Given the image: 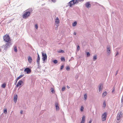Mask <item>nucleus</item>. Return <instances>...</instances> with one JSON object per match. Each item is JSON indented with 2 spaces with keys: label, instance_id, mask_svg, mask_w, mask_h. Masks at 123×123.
Wrapping results in <instances>:
<instances>
[{
  "label": "nucleus",
  "instance_id": "f257e3e1",
  "mask_svg": "<svg viewBox=\"0 0 123 123\" xmlns=\"http://www.w3.org/2000/svg\"><path fill=\"white\" fill-rule=\"evenodd\" d=\"M4 40L6 42H8L9 41L10 38L8 35H6L3 37Z\"/></svg>",
  "mask_w": 123,
  "mask_h": 123
},
{
  "label": "nucleus",
  "instance_id": "f03ea898",
  "mask_svg": "<svg viewBox=\"0 0 123 123\" xmlns=\"http://www.w3.org/2000/svg\"><path fill=\"white\" fill-rule=\"evenodd\" d=\"M30 14V12L29 11L26 12L23 16V18H26L28 17Z\"/></svg>",
  "mask_w": 123,
  "mask_h": 123
},
{
  "label": "nucleus",
  "instance_id": "7ed1b4c3",
  "mask_svg": "<svg viewBox=\"0 0 123 123\" xmlns=\"http://www.w3.org/2000/svg\"><path fill=\"white\" fill-rule=\"evenodd\" d=\"M42 60L43 61H45L47 59V55L46 53L42 52Z\"/></svg>",
  "mask_w": 123,
  "mask_h": 123
},
{
  "label": "nucleus",
  "instance_id": "20e7f679",
  "mask_svg": "<svg viewBox=\"0 0 123 123\" xmlns=\"http://www.w3.org/2000/svg\"><path fill=\"white\" fill-rule=\"evenodd\" d=\"M122 117V113L120 112V113L118 114L117 116V120H120Z\"/></svg>",
  "mask_w": 123,
  "mask_h": 123
},
{
  "label": "nucleus",
  "instance_id": "39448f33",
  "mask_svg": "<svg viewBox=\"0 0 123 123\" xmlns=\"http://www.w3.org/2000/svg\"><path fill=\"white\" fill-rule=\"evenodd\" d=\"M107 114L105 112L103 114L102 116V121H104L106 120Z\"/></svg>",
  "mask_w": 123,
  "mask_h": 123
},
{
  "label": "nucleus",
  "instance_id": "423d86ee",
  "mask_svg": "<svg viewBox=\"0 0 123 123\" xmlns=\"http://www.w3.org/2000/svg\"><path fill=\"white\" fill-rule=\"evenodd\" d=\"M85 5L86 7L88 9L90 8L91 6L90 2H86L85 4Z\"/></svg>",
  "mask_w": 123,
  "mask_h": 123
},
{
  "label": "nucleus",
  "instance_id": "0eeeda50",
  "mask_svg": "<svg viewBox=\"0 0 123 123\" xmlns=\"http://www.w3.org/2000/svg\"><path fill=\"white\" fill-rule=\"evenodd\" d=\"M56 24V25L57 27H58L59 25V24L60 23V20L58 17L56 18L55 19V22Z\"/></svg>",
  "mask_w": 123,
  "mask_h": 123
},
{
  "label": "nucleus",
  "instance_id": "6e6552de",
  "mask_svg": "<svg viewBox=\"0 0 123 123\" xmlns=\"http://www.w3.org/2000/svg\"><path fill=\"white\" fill-rule=\"evenodd\" d=\"M23 81L21 80H20L18 82L16 85L17 87L20 86H23Z\"/></svg>",
  "mask_w": 123,
  "mask_h": 123
},
{
  "label": "nucleus",
  "instance_id": "1a4fd4ad",
  "mask_svg": "<svg viewBox=\"0 0 123 123\" xmlns=\"http://www.w3.org/2000/svg\"><path fill=\"white\" fill-rule=\"evenodd\" d=\"M24 71L26 72L27 74H29L31 72V70L29 68H26L25 69Z\"/></svg>",
  "mask_w": 123,
  "mask_h": 123
},
{
  "label": "nucleus",
  "instance_id": "9d476101",
  "mask_svg": "<svg viewBox=\"0 0 123 123\" xmlns=\"http://www.w3.org/2000/svg\"><path fill=\"white\" fill-rule=\"evenodd\" d=\"M103 87V85L101 84H100L98 86V91L101 92Z\"/></svg>",
  "mask_w": 123,
  "mask_h": 123
},
{
  "label": "nucleus",
  "instance_id": "9b49d317",
  "mask_svg": "<svg viewBox=\"0 0 123 123\" xmlns=\"http://www.w3.org/2000/svg\"><path fill=\"white\" fill-rule=\"evenodd\" d=\"M107 51L108 54L109 55L111 53V49L109 46H108L107 47Z\"/></svg>",
  "mask_w": 123,
  "mask_h": 123
},
{
  "label": "nucleus",
  "instance_id": "f8f14e48",
  "mask_svg": "<svg viewBox=\"0 0 123 123\" xmlns=\"http://www.w3.org/2000/svg\"><path fill=\"white\" fill-rule=\"evenodd\" d=\"M18 98V96L17 95H14L13 98V100L15 103L17 102Z\"/></svg>",
  "mask_w": 123,
  "mask_h": 123
},
{
  "label": "nucleus",
  "instance_id": "ddd939ff",
  "mask_svg": "<svg viewBox=\"0 0 123 123\" xmlns=\"http://www.w3.org/2000/svg\"><path fill=\"white\" fill-rule=\"evenodd\" d=\"M9 47V46H8L6 44L5 45H3L2 47L5 50Z\"/></svg>",
  "mask_w": 123,
  "mask_h": 123
},
{
  "label": "nucleus",
  "instance_id": "4468645a",
  "mask_svg": "<svg viewBox=\"0 0 123 123\" xmlns=\"http://www.w3.org/2000/svg\"><path fill=\"white\" fill-rule=\"evenodd\" d=\"M55 106L56 109L57 111L59 110V107L58 106V103L56 102L55 103Z\"/></svg>",
  "mask_w": 123,
  "mask_h": 123
},
{
  "label": "nucleus",
  "instance_id": "2eb2a0df",
  "mask_svg": "<svg viewBox=\"0 0 123 123\" xmlns=\"http://www.w3.org/2000/svg\"><path fill=\"white\" fill-rule=\"evenodd\" d=\"M85 115H83V116L82 118V120L80 123H84L85 120Z\"/></svg>",
  "mask_w": 123,
  "mask_h": 123
},
{
  "label": "nucleus",
  "instance_id": "dca6fc26",
  "mask_svg": "<svg viewBox=\"0 0 123 123\" xmlns=\"http://www.w3.org/2000/svg\"><path fill=\"white\" fill-rule=\"evenodd\" d=\"M73 1H72V0L70 2H69V6L71 7L73 5H74V2Z\"/></svg>",
  "mask_w": 123,
  "mask_h": 123
},
{
  "label": "nucleus",
  "instance_id": "f3484780",
  "mask_svg": "<svg viewBox=\"0 0 123 123\" xmlns=\"http://www.w3.org/2000/svg\"><path fill=\"white\" fill-rule=\"evenodd\" d=\"M40 60V57L39 55L37 56V62L38 65L39 64V61Z\"/></svg>",
  "mask_w": 123,
  "mask_h": 123
},
{
  "label": "nucleus",
  "instance_id": "a211bd4d",
  "mask_svg": "<svg viewBox=\"0 0 123 123\" xmlns=\"http://www.w3.org/2000/svg\"><path fill=\"white\" fill-rule=\"evenodd\" d=\"M28 61L29 63H30L32 62V59L31 56H28Z\"/></svg>",
  "mask_w": 123,
  "mask_h": 123
},
{
  "label": "nucleus",
  "instance_id": "6ab92c4d",
  "mask_svg": "<svg viewBox=\"0 0 123 123\" xmlns=\"http://www.w3.org/2000/svg\"><path fill=\"white\" fill-rule=\"evenodd\" d=\"M23 76V75H21L19 76L17 78L16 80V83L17 81V80L19 79H20V78L22 77Z\"/></svg>",
  "mask_w": 123,
  "mask_h": 123
},
{
  "label": "nucleus",
  "instance_id": "aec40b11",
  "mask_svg": "<svg viewBox=\"0 0 123 123\" xmlns=\"http://www.w3.org/2000/svg\"><path fill=\"white\" fill-rule=\"evenodd\" d=\"M13 47L14 51L16 52H17V46L15 45Z\"/></svg>",
  "mask_w": 123,
  "mask_h": 123
},
{
  "label": "nucleus",
  "instance_id": "412c9836",
  "mask_svg": "<svg viewBox=\"0 0 123 123\" xmlns=\"http://www.w3.org/2000/svg\"><path fill=\"white\" fill-rule=\"evenodd\" d=\"M107 92H105L102 94V97H104L107 94Z\"/></svg>",
  "mask_w": 123,
  "mask_h": 123
},
{
  "label": "nucleus",
  "instance_id": "4be33fe9",
  "mask_svg": "<svg viewBox=\"0 0 123 123\" xmlns=\"http://www.w3.org/2000/svg\"><path fill=\"white\" fill-rule=\"evenodd\" d=\"M77 24V22L75 21L72 24V26L74 27L76 26Z\"/></svg>",
  "mask_w": 123,
  "mask_h": 123
},
{
  "label": "nucleus",
  "instance_id": "5701e85b",
  "mask_svg": "<svg viewBox=\"0 0 123 123\" xmlns=\"http://www.w3.org/2000/svg\"><path fill=\"white\" fill-rule=\"evenodd\" d=\"M72 1H73L74 2V4H77L79 3L78 0H72Z\"/></svg>",
  "mask_w": 123,
  "mask_h": 123
},
{
  "label": "nucleus",
  "instance_id": "b1692460",
  "mask_svg": "<svg viewBox=\"0 0 123 123\" xmlns=\"http://www.w3.org/2000/svg\"><path fill=\"white\" fill-rule=\"evenodd\" d=\"M7 42V43L6 44L10 47V45L11 44V43L10 42H9V41Z\"/></svg>",
  "mask_w": 123,
  "mask_h": 123
},
{
  "label": "nucleus",
  "instance_id": "393cba45",
  "mask_svg": "<svg viewBox=\"0 0 123 123\" xmlns=\"http://www.w3.org/2000/svg\"><path fill=\"white\" fill-rule=\"evenodd\" d=\"M84 100H86L87 98V95L86 94H84Z\"/></svg>",
  "mask_w": 123,
  "mask_h": 123
},
{
  "label": "nucleus",
  "instance_id": "a878e982",
  "mask_svg": "<svg viewBox=\"0 0 123 123\" xmlns=\"http://www.w3.org/2000/svg\"><path fill=\"white\" fill-rule=\"evenodd\" d=\"M97 59V56L96 55H94L93 56V61H95Z\"/></svg>",
  "mask_w": 123,
  "mask_h": 123
},
{
  "label": "nucleus",
  "instance_id": "bb28decb",
  "mask_svg": "<svg viewBox=\"0 0 123 123\" xmlns=\"http://www.w3.org/2000/svg\"><path fill=\"white\" fill-rule=\"evenodd\" d=\"M106 106V103L105 101H104L103 103V107L105 108Z\"/></svg>",
  "mask_w": 123,
  "mask_h": 123
},
{
  "label": "nucleus",
  "instance_id": "cd10ccee",
  "mask_svg": "<svg viewBox=\"0 0 123 123\" xmlns=\"http://www.w3.org/2000/svg\"><path fill=\"white\" fill-rule=\"evenodd\" d=\"M84 107L83 106H81L80 109V111L81 112H82L83 111Z\"/></svg>",
  "mask_w": 123,
  "mask_h": 123
},
{
  "label": "nucleus",
  "instance_id": "c85d7f7f",
  "mask_svg": "<svg viewBox=\"0 0 123 123\" xmlns=\"http://www.w3.org/2000/svg\"><path fill=\"white\" fill-rule=\"evenodd\" d=\"M90 53L89 52H87L86 53V56L87 57L90 56Z\"/></svg>",
  "mask_w": 123,
  "mask_h": 123
},
{
  "label": "nucleus",
  "instance_id": "c756f323",
  "mask_svg": "<svg viewBox=\"0 0 123 123\" xmlns=\"http://www.w3.org/2000/svg\"><path fill=\"white\" fill-rule=\"evenodd\" d=\"M59 53H64V51L62 50H59L58 51Z\"/></svg>",
  "mask_w": 123,
  "mask_h": 123
},
{
  "label": "nucleus",
  "instance_id": "7c9ffc66",
  "mask_svg": "<svg viewBox=\"0 0 123 123\" xmlns=\"http://www.w3.org/2000/svg\"><path fill=\"white\" fill-rule=\"evenodd\" d=\"M4 113L5 114H6L7 113V111L6 109L4 110Z\"/></svg>",
  "mask_w": 123,
  "mask_h": 123
},
{
  "label": "nucleus",
  "instance_id": "2f4dec72",
  "mask_svg": "<svg viewBox=\"0 0 123 123\" xmlns=\"http://www.w3.org/2000/svg\"><path fill=\"white\" fill-rule=\"evenodd\" d=\"M53 62L55 64H56L57 62V61L56 60H54L53 61Z\"/></svg>",
  "mask_w": 123,
  "mask_h": 123
},
{
  "label": "nucleus",
  "instance_id": "473e14b6",
  "mask_svg": "<svg viewBox=\"0 0 123 123\" xmlns=\"http://www.w3.org/2000/svg\"><path fill=\"white\" fill-rule=\"evenodd\" d=\"M6 84H2V87L3 88H4L6 86Z\"/></svg>",
  "mask_w": 123,
  "mask_h": 123
},
{
  "label": "nucleus",
  "instance_id": "72a5a7b5",
  "mask_svg": "<svg viewBox=\"0 0 123 123\" xmlns=\"http://www.w3.org/2000/svg\"><path fill=\"white\" fill-rule=\"evenodd\" d=\"M61 60L62 61H65V59L64 57H62L61 58Z\"/></svg>",
  "mask_w": 123,
  "mask_h": 123
},
{
  "label": "nucleus",
  "instance_id": "f704fd0d",
  "mask_svg": "<svg viewBox=\"0 0 123 123\" xmlns=\"http://www.w3.org/2000/svg\"><path fill=\"white\" fill-rule=\"evenodd\" d=\"M65 87H63L62 89V91H63L65 90Z\"/></svg>",
  "mask_w": 123,
  "mask_h": 123
},
{
  "label": "nucleus",
  "instance_id": "c9c22d12",
  "mask_svg": "<svg viewBox=\"0 0 123 123\" xmlns=\"http://www.w3.org/2000/svg\"><path fill=\"white\" fill-rule=\"evenodd\" d=\"M35 27L36 29H37L38 28L37 25V24H36L35 25Z\"/></svg>",
  "mask_w": 123,
  "mask_h": 123
},
{
  "label": "nucleus",
  "instance_id": "e433bc0d",
  "mask_svg": "<svg viewBox=\"0 0 123 123\" xmlns=\"http://www.w3.org/2000/svg\"><path fill=\"white\" fill-rule=\"evenodd\" d=\"M80 47L79 46V45H78L77 46V50L78 51H79L80 49Z\"/></svg>",
  "mask_w": 123,
  "mask_h": 123
},
{
  "label": "nucleus",
  "instance_id": "4c0bfd02",
  "mask_svg": "<svg viewBox=\"0 0 123 123\" xmlns=\"http://www.w3.org/2000/svg\"><path fill=\"white\" fill-rule=\"evenodd\" d=\"M51 92L52 93H54L55 92V91L53 88H51Z\"/></svg>",
  "mask_w": 123,
  "mask_h": 123
},
{
  "label": "nucleus",
  "instance_id": "58836bf2",
  "mask_svg": "<svg viewBox=\"0 0 123 123\" xmlns=\"http://www.w3.org/2000/svg\"><path fill=\"white\" fill-rule=\"evenodd\" d=\"M66 70L67 71H69L70 70V68L68 66L66 68Z\"/></svg>",
  "mask_w": 123,
  "mask_h": 123
},
{
  "label": "nucleus",
  "instance_id": "ea45409f",
  "mask_svg": "<svg viewBox=\"0 0 123 123\" xmlns=\"http://www.w3.org/2000/svg\"><path fill=\"white\" fill-rule=\"evenodd\" d=\"M78 3L80 2L81 1H83L84 0H78Z\"/></svg>",
  "mask_w": 123,
  "mask_h": 123
},
{
  "label": "nucleus",
  "instance_id": "a19ab883",
  "mask_svg": "<svg viewBox=\"0 0 123 123\" xmlns=\"http://www.w3.org/2000/svg\"><path fill=\"white\" fill-rule=\"evenodd\" d=\"M63 67H64L63 65H62L60 69L61 70L62 69H63Z\"/></svg>",
  "mask_w": 123,
  "mask_h": 123
},
{
  "label": "nucleus",
  "instance_id": "79ce46f5",
  "mask_svg": "<svg viewBox=\"0 0 123 123\" xmlns=\"http://www.w3.org/2000/svg\"><path fill=\"white\" fill-rule=\"evenodd\" d=\"M51 1L52 2H56V0H51Z\"/></svg>",
  "mask_w": 123,
  "mask_h": 123
},
{
  "label": "nucleus",
  "instance_id": "37998d69",
  "mask_svg": "<svg viewBox=\"0 0 123 123\" xmlns=\"http://www.w3.org/2000/svg\"><path fill=\"white\" fill-rule=\"evenodd\" d=\"M115 91V89L114 88L113 89V90H112V92H114Z\"/></svg>",
  "mask_w": 123,
  "mask_h": 123
},
{
  "label": "nucleus",
  "instance_id": "c03bdc74",
  "mask_svg": "<svg viewBox=\"0 0 123 123\" xmlns=\"http://www.w3.org/2000/svg\"><path fill=\"white\" fill-rule=\"evenodd\" d=\"M121 102H123V98H121Z\"/></svg>",
  "mask_w": 123,
  "mask_h": 123
},
{
  "label": "nucleus",
  "instance_id": "a18cd8bd",
  "mask_svg": "<svg viewBox=\"0 0 123 123\" xmlns=\"http://www.w3.org/2000/svg\"><path fill=\"white\" fill-rule=\"evenodd\" d=\"M23 111H22L21 110L20 111V113L21 114H23Z\"/></svg>",
  "mask_w": 123,
  "mask_h": 123
},
{
  "label": "nucleus",
  "instance_id": "49530a36",
  "mask_svg": "<svg viewBox=\"0 0 123 123\" xmlns=\"http://www.w3.org/2000/svg\"><path fill=\"white\" fill-rule=\"evenodd\" d=\"M92 122V121L91 120L89 121L88 123H91Z\"/></svg>",
  "mask_w": 123,
  "mask_h": 123
},
{
  "label": "nucleus",
  "instance_id": "de8ad7c7",
  "mask_svg": "<svg viewBox=\"0 0 123 123\" xmlns=\"http://www.w3.org/2000/svg\"><path fill=\"white\" fill-rule=\"evenodd\" d=\"M118 73V71H117L116 72V75Z\"/></svg>",
  "mask_w": 123,
  "mask_h": 123
},
{
  "label": "nucleus",
  "instance_id": "09e8293b",
  "mask_svg": "<svg viewBox=\"0 0 123 123\" xmlns=\"http://www.w3.org/2000/svg\"><path fill=\"white\" fill-rule=\"evenodd\" d=\"M76 32H74V34L75 35H76Z\"/></svg>",
  "mask_w": 123,
  "mask_h": 123
},
{
  "label": "nucleus",
  "instance_id": "8fccbe9b",
  "mask_svg": "<svg viewBox=\"0 0 123 123\" xmlns=\"http://www.w3.org/2000/svg\"><path fill=\"white\" fill-rule=\"evenodd\" d=\"M67 87L68 89H69L70 88V87L69 86H67Z\"/></svg>",
  "mask_w": 123,
  "mask_h": 123
},
{
  "label": "nucleus",
  "instance_id": "3c124183",
  "mask_svg": "<svg viewBox=\"0 0 123 123\" xmlns=\"http://www.w3.org/2000/svg\"><path fill=\"white\" fill-rule=\"evenodd\" d=\"M118 54V52H117L116 55V56H117V55Z\"/></svg>",
  "mask_w": 123,
  "mask_h": 123
},
{
  "label": "nucleus",
  "instance_id": "603ef678",
  "mask_svg": "<svg viewBox=\"0 0 123 123\" xmlns=\"http://www.w3.org/2000/svg\"><path fill=\"white\" fill-rule=\"evenodd\" d=\"M37 54L38 56V55H39L38 53H37Z\"/></svg>",
  "mask_w": 123,
  "mask_h": 123
},
{
  "label": "nucleus",
  "instance_id": "864d4df0",
  "mask_svg": "<svg viewBox=\"0 0 123 123\" xmlns=\"http://www.w3.org/2000/svg\"><path fill=\"white\" fill-rule=\"evenodd\" d=\"M57 27L56 28H55V29H56H56H57Z\"/></svg>",
  "mask_w": 123,
  "mask_h": 123
},
{
  "label": "nucleus",
  "instance_id": "5fc2aeb1",
  "mask_svg": "<svg viewBox=\"0 0 123 123\" xmlns=\"http://www.w3.org/2000/svg\"><path fill=\"white\" fill-rule=\"evenodd\" d=\"M1 51V49H0V52Z\"/></svg>",
  "mask_w": 123,
  "mask_h": 123
}]
</instances>
